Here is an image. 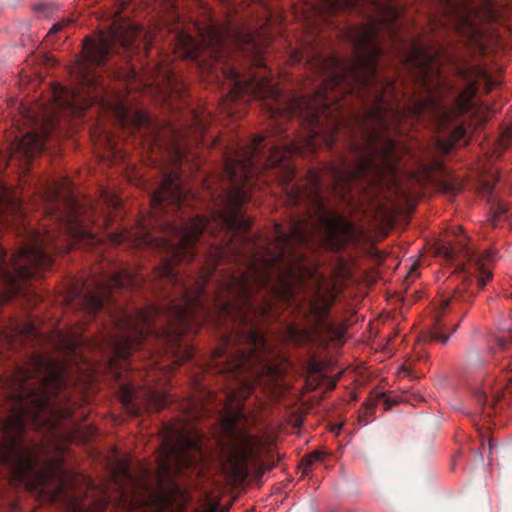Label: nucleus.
I'll list each match as a JSON object with an SVG mask.
<instances>
[{"instance_id":"f257e3e1","label":"nucleus","mask_w":512,"mask_h":512,"mask_svg":"<svg viewBox=\"0 0 512 512\" xmlns=\"http://www.w3.org/2000/svg\"><path fill=\"white\" fill-rule=\"evenodd\" d=\"M198 38L178 28L174 31L175 48L184 59L194 60L202 71L223 75L232 101L257 99L272 120L271 134L279 138L280 89L271 80L244 76L230 55L250 47L255 56L253 36L231 24L197 27ZM254 65H263L255 58ZM265 142L268 141V135ZM233 140L221 149L220 174L204 182V197L210 202V217L186 216L195 195L182 183L176 172L165 175L158 189L150 195L155 223L162 236L141 227L138 245L149 246L163 254L153 269V280L129 268L116 269L94 281V287L80 297L88 315L106 313L113 324H197L214 311L219 324H255L256 315H264L277 298V264L281 253L275 246V224L271 234L255 238L252 220L244 206L251 200L256 178L267 172L259 153L250 157L247 172L242 153L252 143ZM272 142H275V141Z\"/></svg>"},{"instance_id":"f03ea898","label":"nucleus","mask_w":512,"mask_h":512,"mask_svg":"<svg viewBox=\"0 0 512 512\" xmlns=\"http://www.w3.org/2000/svg\"><path fill=\"white\" fill-rule=\"evenodd\" d=\"M329 13L359 10L371 4L377 15L363 24L347 25L340 37L353 51L349 58L332 53L317 64L324 78L306 95H283L279 99V137L265 143L258 137L242 153V167L249 172L251 157L258 153L262 164L274 171L284 199L299 210L289 224L274 223V245L280 252L277 264L276 298L290 306L306 322V328L291 326L289 334H337L330 319L336 302L334 286L316 284L300 294L303 273L295 268V246L308 245L319 228L333 239L343 228L342 218L325 204L323 187L345 197L350 185L369 176H395L399 149L388 134L406 109L397 100L396 82L379 71L383 48L379 33L398 39L402 9L387 0H320Z\"/></svg>"},{"instance_id":"7ed1b4c3","label":"nucleus","mask_w":512,"mask_h":512,"mask_svg":"<svg viewBox=\"0 0 512 512\" xmlns=\"http://www.w3.org/2000/svg\"><path fill=\"white\" fill-rule=\"evenodd\" d=\"M42 201L45 214L51 218V227H44L42 231L27 227L20 247L10 260L0 245V306L25 292V283L31 277L49 269L54 252L69 251L79 240L95 242V235L82 216L67 178L46 184ZM1 221L2 207L0 224Z\"/></svg>"},{"instance_id":"20e7f679","label":"nucleus","mask_w":512,"mask_h":512,"mask_svg":"<svg viewBox=\"0 0 512 512\" xmlns=\"http://www.w3.org/2000/svg\"><path fill=\"white\" fill-rule=\"evenodd\" d=\"M406 62L417 70V81L424 92L418 98L412 96L409 112L414 117L428 118L440 132H446L448 141H439L438 144L443 153H450L453 146L466 136V123L470 118L479 117L478 90L483 87L489 92L495 82L484 68L457 65V75L463 84L451 85L442 76L437 59L419 42L412 43Z\"/></svg>"},{"instance_id":"39448f33","label":"nucleus","mask_w":512,"mask_h":512,"mask_svg":"<svg viewBox=\"0 0 512 512\" xmlns=\"http://www.w3.org/2000/svg\"><path fill=\"white\" fill-rule=\"evenodd\" d=\"M141 32L142 30L134 25H114L106 33H100L98 38H86L83 54L73 71L83 92L86 93V98L79 106L78 96L72 92L71 99L65 101V105L73 111L83 112L90 107L91 103H104L105 88L99 68L104 66L116 45L125 50H133Z\"/></svg>"},{"instance_id":"423d86ee","label":"nucleus","mask_w":512,"mask_h":512,"mask_svg":"<svg viewBox=\"0 0 512 512\" xmlns=\"http://www.w3.org/2000/svg\"><path fill=\"white\" fill-rule=\"evenodd\" d=\"M37 446L28 445L23 435V422L16 419V431H5L0 440V463L7 469L12 481L16 483H27L33 477L57 478L56 490L51 492L49 499L53 502L66 499L68 512H82L75 501L70 500L68 486L71 482L70 476L61 464L50 462L43 474H38Z\"/></svg>"},{"instance_id":"0eeeda50","label":"nucleus","mask_w":512,"mask_h":512,"mask_svg":"<svg viewBox=\"0 0 512 512\" xmlns=\"http://www.w3.org/2000/svg\"><path fill=\"white\" fill-rule=\"evenodd\" d=\"M19 397L26 402L25 409L38 420L41 413L68 417L72 410L57 408L56 397L66 388L62 369L54 361L41 354H33L24 367H19L15 376Z\"/></svg>"},{"instance_id":"6e6552de","label":"nucleus","mask_w":512,"mask_h":512,"mask_svg":"<svg viewBox=\"0 0 512 512\" xmlns=\"http://www.w3.org/2000/svg\"><path fill=\"white\" fill-rule=\"evenodd\" d=\"M443 250L448 260L456 261L462 281L455 288L451 298L442 301L440 305L442 310L446 309L451 301L470 300L493 276L488 267L493 260V254L490 251L478 253L474 248L469 247L465 238L458 239L455 245L443 247Z\"/></svg>"},{"instance_id":"1a4fd4ad","label":"nucleus","mask_w":512,"mask_h":512,"mask_svg":"<svg viewBox=\"0 0 512 512\" xmlns=\"http://www.w3.org/2000/svg\"><path fill=\"white\" fill-rule=\"evenodd\" d=\"M242 412L231 413L223 419V431L227 440L229 461L235 471L246 474L249 462L259 461L264 443L261 437L249 433L242 424Z\"/></svg>"},{"instance_id":"9d476101","label":"nucleus","mask_w":512,"mask_h":512,"mask_svg":"<svg viewBox=\"0 0 512 512\" xmlns=\"http://www.w3.org/2000/svg\"><path fill=\"white\" fill-rule=\"evenodd\" d=\"M191 452H200L197 439L188 436L184 431L172 430L164 440V450L159 459L160 474H170L175 469L181 471L197 461L196 455Z\"/></svg>"},{"instance_id":"9b49d317","label":"nucleus","mask_w":512,"mask_h":512,"mask_svg":"<svg viewBox=\"0 0 512 512\" xmlns=\"http://www.w3.org/2000/svg\"><path fill=\"white\" fill-rule=\"evenodd\" d=\"M496 342L499 350H502L506 355L502 358L500 363V370L503 377L498 381L495 387L492 386V381H486L480 388H476L474 396L478 403L486 408L487 405H493L499 401L503 389L510 388L512 384V330L508 329L502 334L496 336Z\"/></svg>"},{"instance_id":"f8f14e48","label":"nucleus","mask_w":512,"mask_h":512,"mask_svg":"<svg viewBox=\"0 0 512 512\" xmlns=\"http://www.w3.org/2000/svg\"><path fill=\"white\" fill-rule=\"evenodd\" d=\"M106 106L110 108L120 126L132 129L133 132L151 144L158 143L159 126L144 111L132 110V108L128 107L126 101L121 100V98L114 102H108Z\"/></svg>"},{"instance_id":"ddd939ff","label":"nucleus","mask_w":512,"mask_h":512,"mask_svg":"<svg viewBox=\"0 0 512 512\" xmlns=\"http://www.w3.org/2000/svg\"><path fill=\"white\" fill-rule=\"evenodd\" d=\"M171 396L164 391L145 385L139 390L132 384H122L120 387V401L128 413L138 416L145 410H161L169 404Z\"/></svg>"},{"instance_id":"4468645a","label":"nucleus","mask_w":512,"mask_h":512,"mask_svg":"<svg viewBox=\"0 0 512 512\" xmlns=\"http://www.w3.org/2000/svg\"><path fill=\"white\" fill-rule=\"evenodd\" d=\"M446 21L463 34H477L479 9L468 0H441Z\"/></svg>"},{"instance_id":"2eb2a0df","label":"nucleus","mask_w":512,"mask_h":512,"mask_svg":"<svg viewBox=\"0 0 512 512\" xmlns=\"http://www.w3.org/2000/svg\"><path fill=\"white\" fill-rule=\"evenodd\" d=\"M53 129L54 123L49 122L48 126L44 129L30 131L22 135V137L16 138L10 147L12 157H18V159L26 161L33 159L36 154L44 150Z\"/></svg>"},{"instance_id":"dca6fc26","label":"nucleus","mask_w":512,"mask_h":512,"mask_svg":"<svg viewBox=\"0 0 512 512\" xmlns=\"http://www.w3.org/2000/svg\"><path fill=\"white\" fill-rule=\"evenodd\" d=\"M458 327L459 324H455L450 333H454V331H456ZM450 333H448V327L445 321H443L442 317H440V315H436V317L434 318V324L424 334V339L440 341L442 345H445V343H447L450 337Z\"/></svg>"},{"instance_id":"f3484780","label":"nucleus","mask_w":512,"mask_h":512,"mask_svg":"<svg viewBox=\"0 0 512 512\" xmlns=\"http://www.w3.org/2000/svg\"><path fill=\"white\" fill-rule=\"evenodd\" d=\"M40 332L33 321H24L14 326L12 337H24L25 339H37Z\"/></svg>"},{"instance_id":"a211bd4d","label":"nucleus","mask_w":512,"mask_h":512,"mask_svg":"<svg viewBox=\"0 0 512 512\" xmlns=\"http://www.w3.org/2000/svg\"><path fill=\"white\" fill-rule=\"evenodd\" d=\"M492 212L494 221H498V219L508 218L510 207L503 201H494L492 204Z\"/></svg>"},{"instance_id":"6ab92c4d","label":"nucleus","mask_w":512,"mask_h":512,"mask_svg":"<svg viewBox=\"0 0 512 512\" xmlns=\"http://www.w3.org/2000/svg\"><path fill=\"white\" fill-rule=\"evenodd\" d=\"M326 457H327V454H325V452H322V451L311 452V454L305 456L301 461L302 465L304 466V471L305 472L308 471L310 466H312L313 463H315V462L325 461Z\"/></svg>"},{"instance_id":"aec40b11","label":"nucleus","mask_w":512,"mask_h":512,"mask_svg":"<svg viewBox=\"0 0 512 512\" xmlns=\"http://www.w3.org/2000/svg\"><path fill=\"white\" fill-rule=\"evenodd\" d=\"M127 237H129V235L126 232L112 233L111 234L112 242H114V243L125 242Z\"/></svg>"},{"instance_id":"412c9836","label":"nucleus","mask_w":512,"mask_h":512,"mask_svg":"<svg viewBox=\"0 0 512 512\" xmlns=\"http://www.w3.org/2000/svg\"><path fill=\"white\" fill-rule=\"evenodd\" d=\"M511 137H512V129H506V131L502 132L501 144L504 148L507 147Z\"/></svg>"},{"instance_id":"4be33fe9","label":"nucleus","mask_w":512,"mask_h":512,"mask_svg":"<svg viewBox=\"0 0 512 512\" xmlns=\"http://www.w3.org/2000/svg\"><path fill=\"white\" fill-rule=\"evenodd\" d=\"M443 186L448 193H458L461 190L459 184L444 183Z\"/></svg>"},{"instance_id":"5701e85b","label":"nucleus","mask_w":512,"mask_h":512,"mask_svg":"<svg viewBox=\"0 0 512 512\" xmlns=\"http://www.w3.org/2000/svg\"><path fill=\"white\" fill-rule=\"evenodd\" d=\"M483 6L487 9L489 16H493L494 9L489 1H484Z\"/></svg>"},{"instance_id":"b1692460","label":"nucleus","mask_w":512,"mask_h":512,"mask_svg":"<svg viewBox=\"0 0 512 512\" xmlns=\"http://www.w3.org/2000/svg\"><path fill=\"white\" fill-rule=\"evenodd\" d=\"M64 24H54L49 32V35L50 34H56V32H59L61 31V29L63 28Z\"/></svg>"},{"instance_id":"393cba45","label":"nucleus","mask_w":512,"mask_h":512,"mask_svg":"<svg viewBox=\"0 0 512 512\" xmlns=\"http://www.w3.org/2000/svg\"><path fill=\"white\" fill-rule=\"evenodd\" d=\"M164 79L167 81L168 84H171L172 83V73L171 71H166L165 75H164Z\"/></svg>"},{"instance_id":"a878e982","label":"nucleus","mask_w":512,"mask_h":512,"mask_svg":"<svg viewBox=\"0 0 512 512\" xmlns=\"http://www.w3.org/2000/svg\"><path fill=\"white\" fill-rule=\"evenodd\" d=\"M220 143H221L220 138H213L211 140V144H212L213 147H218V145H220Z\"/></svg>"},{"instance_id":"bb28decb","label":"nucleus","mask_w":512,"mask_h":512,"mask_svg":"<svg viewBox=\"0 0 512 512\" xmlns=\"http://www.w3.org/2000/svg\"><path fill=\"white\" fill-rule=\"evenodd\" d=\"M413 273H417V268H415V266H412V268L410 269L407 277L412 276Z\"/></svg>"},{"instance_id":"cd10ccee","label":"nucleus","mask_w":512,"mask_h":512,"mask_svg":"<svg viewBox=\"0 0 512 512\" xmlns=\"http://www.w3.org/2000/svg\"><path fill=\"white\" fill-rule=\"evenodd\" d=\"M176 153H177V155H178L179 157H182L183 152H182L181 147H179V146H178V147H176Z\"/></svg>"},{"instance_id":"c85d7f7f","label":"nucleus","mask_w":512,"mask_h":512,"mask_svg":"<svg viewBox=\"0 0 512 512\" xmlns=\"http://www.w3.org/2000/svg\"><path fill=\"white\" fill-rule=\"evenodd\" d=\"M12 208H14V209H21L20 205L17 204V202H15V201L12 202Z\"/></svg>"},{"instance_id":"c756f323","label":"nucleus","mask_w":512,"mask_h":512,"mask_svg":"<svg viewBox=\"0 0 512 512\" xmlns=\"http://www.w3.org/2000/svg\"><path fill=\"white\" fill-rule=\"evenodd\" d=\"M488 446H489V449L491 450V449H492V447H493V442H492V440H489V441H488Z\"/></svg>"},{"instance_id":"7c9ffc66","label":"nucleus","mask_w":512,"mask_h":512,"mask_svg":"<svg viewBox=\"0 0 512 512\" xmlns=\"http://www.w3.org/2000/svg\"><path fill=\"white\" fill-rule=\"evenodd\" d=\"M198 124L200 125V131L203 132L204 127H203L202 123L200 122V120H198Z\"/></svg>"},{"instance_id":"2f4dec72","label":"nucleus","mask_w":512,"mask_h":512,"mask_svg":"<svg viewBox=\"0 0 512 512\" xmlns=\"http://www.w3.org/2000/svg\"><path fill=\"white\" fill-rule=\"evenodd\" d=\"M4 382H5L4 376L1 375V373H0V383H4Z\"/></svg>"},{"instance_id":"473e14b6","label":"nucleus","mask_w":512,"mask_h":512,"mask_svg":"<svg viewBox=\"0 0 512 512\" xmlns=\"http://www.w3.org/2000/svg\"><path fill=\"white\" fill-rule=\"evenodd\" d=\"M202 141L206 144V142L208 141L207 138L204 137V135L202 136Z\"/></svg>"},{"instance_id":"72a5a7b5","label":"nucleus","mask_w":512,"mask_h":512,"mask_svg":"<svg viewBox=\"0 0 512 512\" xmlns=\"http://www.w3.org/2000/svg\"><path fill=\"white\" fill-rule=\"evenodd\" d=\"M195 404H196V402H190V405H195Z\"/></svg>"}]
</instances>
